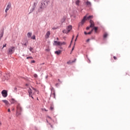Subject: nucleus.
<instances>
[{"label": "nucleus", "mask_w": 130, "mask_h": 130, "mask_svg": "<svg viewBox=\"0 0 130 130\" xmlns=\"http://www.w3.org/2000/svg\"><path fill=\"white\" fill-rule=\"evenodd\" d=\"M50 35V31H47L45 35V38H49Z\"/></svg>", "instance_id": "nucleus-12"}, {"label": "nucleus", "mask_w": 130, "mask_h": 130, "mask_svg": "<svg viewBox=\"0 0 130 130\" xmlns=\"http://www.w3.org/2000/svg\"><path fill=\"white\" fill-rule=\"evenodd\" d=\"M90 28H92L91 27H90V26H87L86 27V30H89V29H90Z\"/></svg>", "instance_id": "nucleus-29"}, {"label": "nucleus", "mask_w": 130, "mask_h": 130, "mask_svg": "<svg viewBox=\"0 0 130 130\" xmlns=\"http://www.w3.org/2000/svg\"><path fill=\"white\" fill-rule=\"evenodd\" d=\"M11 7H12V6L11 5V4L9 3L7 6L6 9L5 10V12L8 13V11H9V10H10V9H11Z\"/></svg>", "instance_id": "nucleus-8"}, {"label": "nucleus", "mask_w": 130, "mask_h": 130, "mask_svg": "<svg viewBox=\"0 0 130 130\" xmlns=\"http://www.w3.org/2000/svg\"><path fill=\"white\" fill-rule=\"evenodd\" d=\"M28 92L29 93V97H31L32 99H34V98H33V89H31V88H29L28 89Z\"/></svg>", "instance_id": "nucleus-5"}, {"label": "nucleus", "mask_w": 130, "mask_h": 130, "mask_svg": "<svg viewBox=\"0 0 130 130\" xmlns=\"http://www.w3.org/2000/svg\"><path fill=\"white\" fill-rule=\"evenodd\" d=\"M113 58H114V59H115V60H117V58L115 56H114L113 57Z\"/></svg>", "instance_id": "nucleus-30"}, {"label": "nucleus", "mask_w": 130, "mask_h": 130, "mask_svg": "<svg viewBox=\"0 0 130 130\" xmlns=\"http://www.w3.org/2000/svg\"><path fill=\"white\" fill-rule=\"evenodd\" d=\"M84 34L85 35H88V33H87V32L86 31L84 32Z\"/></svg>", "instance_id": "nucleus-34"}, {"label": "nucleus", "mask_w": 130, "mask_h": 130, "mask_svg": "<svg viewBox=\"0 0 130 130\" xmlns=\"http://www.w3.org/2000/svg\"><path fill=\"white\" fill-rule=\"evenodd\" d=\"M67 44V43L66 42H59L57 41H54V45H56V46H61L62 45H66Z\"/></svg>", "instance_id": "nucleus-1"}, {"label": "nucleus", "mask_w": 130, "mask_h": 130, "mask_svg": "<svg viewBox=\"0 0 130 130\" xmlns=\"http://www.w3.org/2000/svg\"><path fill=\"white\" fill-rule=\"evenodd\" d=\"M12 101H13V103H15V102H16V100L12 99Z\"/></svg>", "instance_id": "nucleus-35"}, {"label": "nucleus", "mask_w": 130, "mask_h": 130, "mask_svg": "<svg viewBox=\"0 0 130 130\" xmlns=\"http://www.w3.org/2000/svg\"><path fill=\"white\" fill-rule=\"evenodd\" d=\"M31 39H33V40H35V39H36V37L35 36V35H34V36H32Z\"/></svg>", "instance_id": "nucleus-21"}, {"label": "nucleus", "mask_w": 130, "mask_h": 130, "mask_svg": "<svg viewBox=\"0 0 130 130\" xmlns=\"http://www.w3.org/2000/svg\"><path fill=\"white\" fill-rule=\"evenodd\" d=\"M90 41V40L88 39L86 40V42H89Z\"/></svg>", "instance_id": "nucleus-37"}, {"label": "nucleus", "mask_w": 130, "mask_h": 130, "mask_svg": "<svg viewBox=\"0 0 130 130\" xmlns=\"http://www.w3.org/2000/svg\"><path fill=\"white\" fill-rule=\"evenodd\" d=\"M39 2V0H34L33 11L34 10H35V8H36V6H37V4H38Z\"/></svg>", "instance_id": "nucleus-7"}, {"label": "nucleus", "mask_w": 130, "mask_h": 130, "mask_svg": "<svg viewBox=\"0 0 130 130\" xmlns=\"http://www.w3.org/2000/svg\"><path fill=\"white\" fill-rule=\"evenodd\" d=\"M107 36H108V34H107V32H105L103 36L104 38H107Z\"/></svg>", "instance_id": "nucleus-15"}, {"label": "nucleus", "mask_w": 130, "mask_h": 130, "mask_svg": "<svg viewBox=\"0 0 130 130\" xmlns=\"http://www.w3.org/2000/svg\"><path fill=\"white\" fill-rule=\"evenodd\" d=\"M31 62L34 63H35V60H32Z\"/></svg>", "instance_id": "nucleus-40"}, {"label": "nucleus", "mask_w": 130, "mask_h": 130, "mask_svg": "<svg viewBox=\"0 0 130 130\" xmlns=\"http://www.w3.org/2000/svg\"><path fill=\"white\" fill-rule=\"evenodd\" d=\"M92 32H93V30H91L90 31L88 32L87 34L90 35L92 33Z\"/></svg>", "instance_id": "nucleus-28"}, {"label": "nucleus", "mask_w": 130, "mask_h": 130, "mask_svg": "<svg viewBox=\"0 0 130 130\" xmlns=\"http://www.w3.org/2000/svg\"><path fill=\"white\" fill-rule=\"evenodd\" d=\"M55 54H57V55H59L61 53V50H59L58 51H56L55 52Z\"/></svg>", "instance_id": "nucleus-13"}, {"label": "nucleus", "mask_w": 130, "mask_h": 130, "mask_svg": "<svg viewBox=\"0 0 130 130\" xmlns=\"http://www.w3.org/2000/svg\"><path fill=\"white\" fill-rule=\"evenodd\" d=\"M51 96L52 97H53V98H55V92H53L51 94Z\"/></svg>", "instance_id": "nucleus-18"}, {"label": "nucleus", "mask_w": 130, "mask_h": 130, "mask_svg": "<svg viewBox=\"0 0 130 130\" xmlns=\"http://www.w3.org/2000/svg\"><path fill=\"white\" fill-rule=\"evenodd\" d=\"M47 122H48V120L47 119Z\"/></svg>", "instance_id": "nucleus-51"}, {"label": "nucleus", "mask_w": 130, "mask_h": 130, "mask_svg": "<svg viewBox=\"0 0 130 130\" xmlns=\"http://www.w3.org/2000/svg\"><path fill=\"white\" fill-rule=\"evenodd\" d=\"M27 44H28V42H26L24 44H22V45H24V46H27Z\"/></svg>", "instance_id": "nucleus-26"}, {"label": "nucleus", "mask_w": 130, "mask_h": 130, "mask_svg": "<svg viewBox=\"0 0 130 130\" xmlns=\"http://www.w3.org/2000/svg\"><path fill=\"white\" fill-rule=\"evenodd\" d=\"M44 5H45V3H44Z\"/></svg>", "instance_id": "nucleus-53"}, {"label": "nucleus", "mask_w": 130, "mask_h": 130, "mask_svg": "<svg viewBox=\"0 0 130 130\" xmlns=\"http://www.w3.org/2000/svg\"><path fill=\"white\" fill-rule=\"evenodd\" d=\"M89 23L90 24V27H91V28H93L94 27V26H95V24L94 23V21H93V20H90L89 21Z\"/></svg>", "instance_id": "nucleus-10"}, {"label": "nucleus", "mask_w": 130, "mask_h": 130, "mask_svg": "<svg viewBox=\"0 0 130 130\" xmlns=\"http://www.w3.org/2000/svg\"><path fill=\"white\" fill-rule=\"evenodd\" d=\"M27 59H29V58H30V59H33V57L31 56H28L26 57Z\"/></svg>", "instance_id": "nucleus-24"}, {"label": "nucleus", "mask_w": 130, "mask_h": 130, "mask_svg": "<svg viewBox=\"0 0 130 130\" xmlns=\"http://www.w3.org/2000/svg\"><path fill=\"white\" fill-rule=\"evenodd\" d=\"M76 38H77V39L78 38V35L76 36Z\"/></svg>", "instance_id": "nucleus-49"}, {"label": "nucleus", "mask_w": 130, "mask_h": 130, "mask_svg": "<svg viewBox=\"0 0 130 130\" xmlns=\"http://www.w3.org/2000/svg\"><path fill=\"white\" fill-rule=\"evenodd\" d=\"M29 51H30L32 53H34V52H33V48H32L31 47H29Z\"/></svg>", "instance_id": "nucleus-20"}, {"label": "nucleus", "mask_w": 130, "mask_h": 130, "mask_svg": "<svg viewBox=\"0 0 130 130\" xmlns=\"http://www.w3.org/2000/svg\"><path fill=\"white\" fill-rule=\"evenodd\" d=\"M1 125H2V123L1 122H0V126H1Z\"/></svg>", "instance_id": "nucleus-48"}, {"label": "nucleus", "mask_w": 130, "mask_h": 130, "mask_svg": "<svg viewBox=\"0 0 130 130\" xmlns=\"http://www.w3.org/2000/svg\"><path fill=\"white\" fill-rule=\"evenodd\" d=\"M74 37H75V36H73L72 40L74 39Z\"/></svg>", "instance_id": "nucleus-43"}, {"label": "nucleus", "mask_w": 130, "mask_h": 130, "mask_svg": "<svg viewBox=\"0 0 130 130\" xmlns=\"http://www.w3.org/2000/svg\"><path fill=\"white\" fill-rule=\"evenodd\" d=\"M2 94L3 95V97H7V96H8V91L6 90H3L2 91Z\"/></svg>", "instance_id": "nucleus-6"}, {"label": "nucleus", "mask_w": 130, "mask_h": 130, "mask_svg": "<svg viewBox=\"0 0 130 130\" xmlns=\"http://www.w3.org/2000/svg\"><path fill=\"white\" fill-rule=\"evenodd\" d=\"M72 25H69L67 28V30H63L62 31L63 33H66V34H68V33H69V32H70L71 31V30H72Z\"/></svg>", "instance_id": "nucleus-4"}, {"label": "nucleus", "mask_w": 130, "mask_h": 130, "mask_svg": "<svg viewBox=\"0 0 130 130\" xmlns=\"http://www.w3.org/2000/svg\"><path fill=\"white\" fill-rule=\"evenodd\" d=\"M69 47H71V45L69 46Z\"/></svg>", "instance_id": "nucleus-52"}, {"label": "nucleus", "mask_w": 130, "mask_h": 130, "mask_svg": "<svg viewBox=\"0 0 130 130\" xmlns=\"http://www.w3.org/2000/svg\"><path fill=\"white\" fill-rule=\"evenodd\" d=\"M0 39H1V38H0Z\"/></svg>", "instance_id": "nucleus-55"}, {"label": "nucleus", "mask_w": 130, "mask_h": 130, "mask_svg": "<svg viewBox=\"0 0 130 130\" xmlns=\"http://www.w3.org/2000/svg\"><path fill=\"white\" fill-rule=\"evenodd\" d=\"M32 90H33V96L34 95H36V93L38 94H39V91L36 90V89L33 88V87H31Z\"/></svg>", "instance_id": "nucleus-9"}, {"label": "nucleus", "mask_w": 130, "mask_h": 130, "mask_svg": "<svg viewBox=\"0 0 130 130\" xmlns=\"http://www.w3.org/2000/svg\"><path fill=\"white\" fill-rule=\"evenodd\" d=\"M8 54H13L14 52H15V47L12 46L9 48L7 51Z\"/></svg>", "instance_id": "nucleus-3"}, {"label": "nucleus", "mask_w": 130, "mask_h": 130, "mask_svg": "<svg viewBox=\"0 0 130 130\" xmlns=\"http://www.w3.org/2000/svg\"><path fill=\"white\" fill-rule=\"evenodd\" d=\"M34 78H38V75H37V74H34Z\"/></svg>", "instance_id": "nucleus-25"}, {"label": "nucleus", "mask_w": 130, "mask_h": 130, "mask_svg": "<svg viewBox=\"0 0 130 130\" xmlns=\"http://www.w3.org/2000/svg\"><path fill=\"white\" fill-rule=\"evenodd\" d=\"M47 118H49V119H51V117H50L49 116H48L47 117Z\"/></svg>", "instance_id": "nucleus-33"}, {"label": "nucleus", "mask_w": 130, "mask_h": 130, "mask_svg": "<svg viewBox=\"0 0 130 130\" xmlns=\"http://www.w3.org/2000/svg\"><path fill=\"white\" fill-rule=\"evenodd\" d=\"M86 5H87V6H89L90 7H91V3L89 1H87L86 2Z\"/></svg>", "instance_id": "nucleus-19"}, {"label": "nucleus", "mask_w": 130, "mask_h": 130, "mask_svg": "<svg viewBox=\"0 0 130 130\" xmlns=\"http://www.w3.org/2000/svg\"><path fill=\"white\" fill-rule=\"evenodd\" d=\"M45 111H48V110H47L46 109H44Z\"/></svg>", "instance_id": "nucleus-44"}, {"label": "nucleus", "mask_w": 130, "mask_h": 130, "mask_svg": "<svg viewBox=\"0 0 130 130\" xmlns=\"http://www.w3.org/2000/svg\"><path fill=\"white\" fill-rule=\"evenodd\" d=\"M2 101L3 102H4V103H5L6 105H9V104H10V103H9V102L6 100H3Z\"/></svg>", "instance_id": "nucleus-14"}, {"label": "nucleus", "mask_w": 130, "mask_h": 130, "mask_svg": "<svg viewBox=\"0 0 130 130\" xmlns=\"http://www.w3.org/2000/svg\"><path fill=\"white\" fill-rule=\"evenodd\" d=\"M67 63H68V64H70V63H71V61H69L67 62Z\"/></svg>", "instance_id": "nucleus-39"}, {"label": "nucleus", "mask_w": 130, "mask_h": 130, "mask_svg": "<svg viewBox=\"0 0 130 130\" xmlns=\"http://www.w3.org/2000/svg\"><path fill=\"white\" fill-rule=\"evenodd\" d=\"M90 19H93L92 15L89 16L88 17H87V16H84L83 19L81 21V24L82 25H84V23H85V22L87 21V20H90Z\"/></svg>", "instance_id": "nucleus-2"}, {"label": "nucleus", "mask_w": 130, "mask_h": 130, "mask_svg": "<svg viewBox=\"0 0 130 130\" xmlns=\"http://www.w3.org/2000/svg\"><path fill=\"white\" fill-rule=\"evenodd\" d=\"M75 41H77V38H76Z\"/></svg>", "instance_id": "nucleus-47"}, {"label": "nucleus", "mask_w": 130, "mask_h": 130, "mask_svg": "<svg viewBox=\"0 0 130 130\" xmlns=\"http://www.w3.org/2000/svg\"><path fill=\"white\" fill-rule=\"evenodd\" d=\"M8 112H11V110L10 109H8Z\"/></svg>", "instance_id": "nucleus-38"}, {"label": "nucleus", "mask_w": 130, "mask_h": 130, "mask_svg": "<svg viewBox=\"0 0 130 130\" xmlns=\"http://www.w3.org/2000/svg\"><path fill=\"white\" fill-rule=\"evenodd\" d=\"M57 40H59V39L58 38H57Z\"/></svg>", "instance_id": "nucleus-45"}, {"label": "nucleus", "mask_w": 130, "mask_h": 130, "mask_svg": "<svg viewBox=\"0 0 130 130\" xmlns=\"http://www.w3.org/2000/svg\"><path fill=\"white\" fill-rule=\"evenodd\" d=\"M19 110V107H17V111Z\"/></svg>", "instance_id": "nucleus-46"}, {"label": "nucleus", "mask_w": 130, "mask_h": 130, "mask_svg": "<svg viewBox=\"0 0 130 130\" xmlns=\"http://www.w3.org/2000/svg\"><path fill=\"white\" fill-rule=\"evenodd\" d=\"M53 106L52 105H51V107L50 108V110H53Z\"/></svg>", "instance_id": "nucleus-22"}, {"label": "nucleus", "mask_w": 130, "mask_h": 130, "mask_svg": "<svg viewBox=\"0 0 130 130\" xmlns=\"http://www.w3.org/2000/svg\"><path fill=\"white\" fill-rule=\"evenodd\" d=\"M74 47H73L72 49V51H73V50H74Z\"/></svg>", "instance_id": "nucleus-42"}, {"label": "nucleus", "mask_w": 130, "mask_h": 130, "mask_svg": "<svg viewBox=\"0 0 130 130\" xmlns=\"http://www.w3.org/2000/svg\"><path fill=\"white\" fill-rule=\"evenodd\" d=\"M64 21H66V18L63 17L62 20H61V22L62 23H63V22H64Z\"/></svg>", "instance_id": "nucleus-23"}, {"label": "nucleus", "mask_w": 130, "mask_h": 130, "mask_svg": "<svg viewBox=\"0 0 130 130\" xmlns=\"http://www.w3.org/2000/svg\"><path fill=\"white\" fill-rule=\"evenodd\" d=\"M49 124L50 125H51V127L52 128L53 127L52 126V125H51V124H50V123H49Z\"/></svg>", "instance_id": "nucleus-36"}, {"label": "nucleus", "mask_w": 130, "mask_h": 130, "mask_svg": "<svg viewBox=\"0 0 130 130\" xmlns=\"http://www.w3.org/2000/svg\"><path fill=\"white\" fill-rule=\"evenodd\" d=\"M37 100H38V98H37Z\"/></svg>", "instance_id": "nucleus-54"}, {"label": "nucleus", "mask_w": 130, "mask_h": 130, "mask_svg": "<svg viewBox=\"0 0 130 130\" xmlns=\"http://www.w3.org/2000/svg\"><path fill=\"white\" fill-rule=\"evenodd\" d=\"M1 37H3L4 34H1Z\"/></svg>", "instance_id": "nucleus-41"}, {"label": "nucleus", "mask_w": 130, "mask_h": 130, "mask_svg": "<svg viewBox=\"0 0 130 130\" xmlns=\"http://www.w3.org/2000/svg\"><path fill=\"white\" fill-rule=\"evenodd\" d=\"M43 6V4L42 3V6H41L40 9H44V6Z\"/></svg>", "instance_id": "nucleus-27"}, {"label": "nucleus", "mask_w": 130, "mask_h": 130, "mask_svg": "<svg viewBox=\"0 0 130 130\" xmlns=\"http://www.w3.org/2000/svg\"><path fill=\"white\" fill-rule=\"evenodd\" d=\"M92 31L94 30L95 33H98V27L94 26L92 29Z\"/></svg>", "instance_id": "nucleus-11"}, {"label": "nucleus", "mask_w": 130, "mask_h": 130, "mask_svg": "<svg viewBox=\"0 0 130 130\" xmlns=\"http://www.w3.org/2000/svg\"><path fill=\"white\" fill-rule=\"evenodd\" d=\"M6 46H7V44H5V45H3V48H4V47H6Z\"/></svg>", "instance_id": "nucleus-32"}, {"label": "nucleus", "mask_w": 130, "mask_h": 130, "mask_svg": "<svg viewBox=\"0 0 130 130\" xmlns=\"http://www.w3.org/2000/svg\"><path fill=\"white\" fill-rule=\"evenodd\" d=\"M15 90H17V88H15Z\"/></svg>", "instance_id": "nucleus-50"}, {"label": "nucleus", "mask_w": 130, "mask_h": 130, "mask_svg": "<svg viewBox=\"0 0 130 130\" xmlns=\"http://www.w3.org/2000/svg\"><path fill=\"white\" fill-rule=\"evenodd\" d=\"M76 5H77V6H80V1L79 0L76 1Z\"/></svg>", "instance_id": "nucleus-17"}, {"label": "nucleus", "mask_w": 130, "mask_h": 130, "mask_svg": "<svg viewBox=\"0 0 130 130\" xmlns=\"http://www.w3.org/2000/svg\"><path fill=\"white\" fill-rule=\"evenodd\" d=\"M31 36H32V33L31 32H28L27 33V37L28 38H30V37H31Z\"/></svg>", "instance_id": "nucleus-16"}, {"label": "nucleus", "mask_w": 130, "mask_h": 130, "mask_svg": "<svg viewBox=\"0 0 130 130\" xmlns=\"http://www.w3.org/2000/svg\"><path fill=\"white\" fill-rule=\"evenodd\" d=\"M45 50H46V51L48 52V51H50V50L49 49V48H48V49H46Z\"/></svg>", "instance_id": "nucleus-31"}]
</instances>
